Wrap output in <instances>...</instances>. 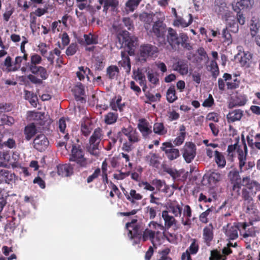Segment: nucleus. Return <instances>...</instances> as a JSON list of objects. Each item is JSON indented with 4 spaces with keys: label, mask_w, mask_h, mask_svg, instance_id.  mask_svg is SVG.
<instances>
[{
    "label": "nucleus",
    "mask_w": 260,
    "mask_h": 260,
    "mask_svg": "<svg viewBox=\"0 0 260 260\" xmlns=\"http://www.w3.org/2000/svg\"><path fill=\"white\" fill-rule=\"evenodd\" d=\"M85 41L87 44H95L98 43V37L96 36L89 34V35H85L84 36Z\"/></svg>",
    "instance_id": "338daca9"
},
{
    "label": "nucleus",
    "mask_w": 260,
    "mask_h": 260,
    "mask_svg": "<svg viewBox=\"0 0 260 260\" xmlns=\"http://www.w3.org/2000/svg\"><path fill=\"white\" fill-rule=\"evenodd\" d=\"M247 224L246 223H244L243 224L242 227L245 232L244 233H242L241 232L240 234L243 236L244 238H246L249 237H254L255 236V230L254 228L251 227L247 230Z\"/></svg>",
    "instance_id": "de8ad7c7"
},
{
    "label": "nucleus",
    "mask_w": 260,
    "mask_h": 260,
    "mask_svg": "<svg viewBox=\"0 0 260 260\" xmlns=\"http://www.w3.org/2000/svg\"><path fill=\"white\" fill-rule=\"evenodd\" d=\"M229 177L234 183L233 186V190L237 193V195L240 194V190L242 186V180L241 179L239 172L237 170L231 171L229 174Z\"/></svg>",
    "instance_id": "4468645a"
},
{
    "label": "nucleus",
    "mask_w": 260,
    "mask_h": 260,
    "mask_svg": "<svg viewBox=\"0 0 260 260\" xmlns=\"http://www.w3.org/2000/svg\"><path fill=\"white\" fill-rule=\"evenodd\" d=\"M243 209L246 213L249 214H255L256 212L253 200L244 201Z\"/></svg>",
    "instance_id": "f704fd0d"
},
{
    "label": "nucleus",
    "mask_w": 260,
    "mask_h": 260,
    "mask_svg": "<svg viewBox=\"0 0 260 260\" xmlns=\"http://www.w3.org/2000/svg\"><path fill=\"white\" fill-rule=\"evenodd\" d=\"M37 133V128L34 123H31L25 127L24 133L25 139L29 141Z\"/></svg>",
    "instance_id": "2f4dec72"
},
{
    "label": "nucleus",
    "mask_w": 260,
    "mask_h": 260,
    "mask_svg": "<svg viewBox=\"0 0 260 260\" xmlns=\"http://www.w3.org/2000/svg\"><path fill=\"white\" fill-rule=\"evenodd\" d=\"M162 217L165 221V226L155 221H151L149 224V228L143 232L142 237L144 241L150 240L155 247L161 243L163 233L161 231H164L165 228L169 229L174 225L176 226L177 223L175 216L170 215L167 210L162 212Z\"/></svg>",
    "instance_id": "f257e3e1"
},
{
    "label": "nucleus",
    "mask_w": 260,
    "mask_h": 260,
    "mask_svg": "<svg viewBox=\"0 0 260 260\" xmlns=\"http://www.w3.org/2000/svg\"><path fill=\"white\" fill-rule=\"evenodd\" d=\"M134 79L139 81V84L142 86L143 90L145 91L146 88V81L145 75L141 72H135Z\"/></svg>",
    "instance_id": "58836bf2"
},
{
    "label": "nucleus",
    "mask_w": 260,
    "mask_h": 260,
    "mask_svg": "<svg viewBox=\"0 0 260 260\" xmlns=\"http://www.w3.org/2000/svg\"><path fill=\"white\" fill-rule=\"evenodd\" d=\"M150 32H152L158 39L160 46L164 47L166 45L165 35L167 31L166 25L162 20H156L150 28Z\"/></svg>",
    "instance_id": "9d476101"
},
{
    "label": "nucleus",
    "mask_w": 260,
    "mask_h": 260,
    "mask_svg": "<svg viewBox=\"0 0 260 260\" xmlns=\"http://www.w3.org/2000/svg\"><path fill=\"white\" fill-rule=\"evenodd\" d=\"M137 127L143 137L145 139L149 138L152 133L151 125L144 118L139 119Z\"/></svg>",
    "instance_id": "dca6fc26"
},
{
    "label": "nucleus",
    "mask_w": 260,
    "mask_h": 260,
    "mask_svg": "<svg viewBox=\"0 0 260 260\" xmlns=\"http://www.w3.org/2000/svg\"><path fill=\"white\" fill-rule=\"evenodd\" d=\"M38 50L43 57L46 56L48 50L50 49V45L43 42H40L38 45Z\"/></svg>",
    "instance_id": "bf43d9fd"
},
{
    "label": "nucleus",
    "mask_w": 260,
    "mask_h": 260,
    "mask_svg": "<svg viewBox=\"0 0 260 260\" xmlns=\"http://www.w3.org/2000/svg\"><path fill=\"white\" fill-rule=\"evenodd\" d=\"M64 26L61 23V21H54L51 25V30L53 33H55L56 31L59 32L62 31Z\"/></svg>",
    "instance_id": "69168bd1"
},
{
    "label": "nucleus",
    "mask_w": 260,
    "mask_h": 260,
    "mask_svg": "<svg viewBox=\"0 0 260 260\" xmlns=\"http://www.w3.org/2000/svg\"><path fill=\"white\" fill-rule=\"evenodd\" d=\"M49 144L47 138L44 134L37 135L34 140V147L39 151H44Z\"/></svg>",
    "instance_id": "a211bd4d"
},
{
    "label": "nucleus",
    "mask_w": 260,
    "mask_h": 260,
    "mask_svg": "<svg viewBox=\"0 0 260 260\" xmlns=\"http://www.w3.org/2000/svg\"><path fill=\"white\" fill-rule=\"evenodd\" d=\"M121 97L120 96L115 97L111 100L110 106L113 110L115 111H117V110H119L120 111H122L124 104L121 103Z\"/></svg>",
    "instance_id": "72a5a7b5"
},
{
    "label": "nucleus",
    "mask_w": 260,
    "mask_h": 260,
    "mask_svg": "<svg viewBox=\"0 0 260 260\" xmlns=\"http://www.w3.org/2000/svg\"><path fill=\"white\" fill-rule=\"evenodd\" d=\"M118 118V114L116 112H109L105 115L104 121L107 124L115 123Z\"/></svg>",
    "instance_id": "c03bdc74"
},
{
    "label": "nucleus",
    "mask_w": 260,
    "mask_h": 260,
    "mask_svg": "<svg viewBox=\"0 0 260 260\" xmlns=\"http://www.w3.org/2000/svg\"><path fill=\"white\" fill-rule=\"evenodd\" d=\"M166 45L164 48H168L169 46L173 49H176L180 44H183L186 42L188 38L185 34H177L176 31L171 27L167 29Z\"/></svg>",
    "instance_id": "20e7f679"
},
{
    "label": "nucleus",
    "mask_w": 260,
    "mask_h": 260,
    "mask_svg": "<svg viewBox=\"0 0 260 260\" xmlns=\"http://www.w3.org/2000/svg\"><path fill=\"white\" fill-rule=\"evenodd\" d=\"M10 158V156L8 153L0 152V167H7Z\"/></svg>",
    "instance_id": "3c124183"
},
{
    "label": "nucleus",
    "mask_w": 260,
    "mask_h": 260,
    "mask_svg": "<svg viewBox=\"0 0 260 260\" xmlns=\"http://www.w3.org/2000/svg\"><path fill=\"white\" fill-rule=\"evenodd\" d=\"M222 179V175L219 172H212L208 177V181L211 184H215Z\"/></svg>",
    "instance_id": "37998d69"
},
{
    "label": "nucleus",
    "mask_w": 260,
    "mask_h": 260,
    "mask_svg": "<svg viewBox=\"0 0 260 260\" xmlns=\"http://www.w3.org/2000/svg\"><path fill=\"white\" fill-rule=\"evenodd\" d=\"M137 220L133 219L131 222L126 224V228L128 231V236L130 239L140 240L141 238V231L140 227L136 225Z\"/></svg>",
    "instance_id": "ddd939ff"
},
{
    "label": "nucleus",
    "mask_w": 260,
    "mask_h": 260,
    "mask_svg": "<svg viewBox=\"0 0 260 260\" xmlns=\"http://www.w3.org/2000/svg\"><path fill=\"white\" fill-rule=\"evenodd\" d=\"M70 161L75 162L79 168H86L93 162V159L85 157L84 151L80 145L74 144L70 155Z\"/></svg>",
    "instance_id": "7ed1b4c3"
},
{
    "label": "nucleus",
    "mask_w": 260,
    "mask_h": 260,
    "mask_svg": "<svg viewBox=\"0 0 260 260\" xmlns=\"http://www.w3.org/2000/svg\"><path fill=\"white\" fill-rule=\"evenodd\" d=\"M0 178L6 183H9L10 181H12L14 179L15 175L8 170L2 169L0 170Z\"/></svg>",
    "instance_id": "a19ab883"
},
{
    "label": "nucleus",
    "mask_w": 260,
    "mask_h": 260,
    "mask_svg": "<svg viewBox=\"0 0 260 260\" xmlns=\"http://www.w3.org/2000/svg\"><path fill=\"white\" fill-rule=\"evenodd\" d=\"M92 127L90 124V122L89 121H84L82 122L81 126V130L82 134L85 136H87L91 133L92 130Z\"/></svg>",
    "instance_id": "6e6d98bb"
},
{
    "label": "nucleus",
    "mask_w": 260,
    "mask_h": 260,
    "mask_svg": "<svg viewBox=\"0 0 260 260\" xmlns=\"http://www.w3.org/2000/svg\"><path fill=\"white\" fill-rule=\"evenodd\" d=\"M123 193L126 198L133 205H138L137 201L141 200L143 196L140 193L137 192L135 189H131L129 192L125 191L124 188H122Z\"/></svg>",
    "instance_id": "412c9836"
},
{
    "label": "nucleus",
    "mask_w": 260,
    "mask_h": 260,
    "mask_svg": "<svg viewBox=\"0 0 260 260\" xmlns=\"http://www.w3.org/2000/svg\"><path fill=\"white\" fill-rule=\"evenodd\" d=\"M209 260H226V258L225 257L223 258L220 251L214 250L211 252Z\"/></svg>",
    "instance_id": "774afa93"
},
{
    "label": "nucleus",
    "mask_w": 260,
    "mask_h": 260,
    "mask_svg": "<svg viewBox=\"0 0 260 260\" xmlns=\"http://www.w3.org/2000/svg\"><path fill=\"white\" fill-rule=\"evenodd\" d=\"M102 131L101 128H96L86 145V151L92 156L98 157L100 155L99 145L102 138Z\"/></svg>",
    "instance_id": "423d86ee"
},
{
    "label": "nucleus",
    "mask_w": 260,
    "mask_h": 260,
    "mask_svg": "<svg viewBox=\"0 0 260 260\" xmlns=\"http://www.w3.org/2000/svg\"><path fill=\"white\" fill-rule=\"evenodd\" d=\"M58 174L62 177H67L73 174V167L69 164H64L57 166Z\"/></svg>",
    "instance_id": "bb28decb"
},
{
    "label": "nucleus",
    "mask_w": 260,
    "mask_h": 260,
    "mask_svg": "<svg viewBox=\"0 0 260 260\" xmlns=\"http://www.w3.org/2000/svg\"><path fill=\"white\" fill-rule=\"evenodd\" d=\"M147 76L149 82L153 84L154 86H156L159 84V78L158 74L157 72H154L152 70H148L146 71Z\"/></svg>",
    "instance_id": "c9c22d12"
},
{
    "label": "nucleus",
    "mask_w": 260,
    "mask_h": 260,
    "mask_svg": "<svg viewBox=\"0 0 260 260\" xmlns=\"http://www.w3.org/2000/svg\"><path fill=\"white\" fill-rule=\"evenodd\" d=\"M196 155V145L192 143H186L183 148V157L187 163H190Z\"/></svg>",
    "instance_id": "f3484780"
},
{
    "label": "nucleus",
    "mask_w": 260,
    "mask_h": 260,
    "mask_svg": "<svg viewBox=\"0 0 260 260\" xmlns=\"http://www.w3.org/2000/svg\"><path fill=\"white\" fill-rule=\"evenodd\" d=\"M247 98L245 95L238 94L234 100V106H244L247 102Z\"/></svg>",
    "instance_id": "603ef678"
},
{
    "label": "nucleus",
    "mask_w": 260,
    "mask_h": 260,
    "mask_svg": "<svg viewBox=\"0 0 260 260\" xmlns=\"http://www.w3.org/2000/svg\"><path fill=\"white\" fill-rule=\"evenodd\" d=\"M177 99L176 95V91L174 87H170L167 92V100L170 103H172Z\"/></svg>",
    "instance_id": "8fccbe9b"
},
{
    "label": "nucleus",
    "mask_w": 260,
    "mask_h": 260,
    "mask_svg": "<svg viewBox=\"0 0 260 260\" xmlns=\"http://www.w3.org/2000/svg\"><path fill=\"white\" fill-rule=\"evenodd\" d=\"M235 2L233 9L235 12L249 10L254 4V0H235Z\"/></svg>",
    "instance_id": "6ab92c4d"
},
{
    "label": "nucleus",
    "mask_w": 260,
    "mask_h": 260,
    "mask_svg": "<svg viewBox=\"0 0 260 260\" xmlns=\"http://www.w3.org/2000/svg\"><path fill=\"white\" fill-rule=\"evenodd\" d=\"M30 116L32 119L38 121V123L40 125L44 124L45 121V114L44 113L41 112H33L31 113Z\"/></svg>",
    "instance_id": "79ce46f5"
},
{
    "label": "nucleus",
    "mask_w": 260,
    "mask_h": 260,
    "mask_svg": "<svg viewBox=\"0 0 260 260\" xmlns=\"http://www.w3.org/2000/svg\"><path fill=\"white\" fill-rule=\"evenodd\" d=\"M153 132L158 135L163 136L167 133V128L161 122L155 123L153 126Z\"/></svg>",
    "instance_id": "4c0bfd02"
},
{
    "label": "nucleus",
    "mask_w": 260,
    "mask_h": 260,
    "mask_svg": "<svg viewBox=\"0 0 260 260\" xmlns=\"http://www.w3.org/2000/svg\"><path fill=\"white\" fill-rule=\"evenodd\" d=\"M213 228L211 224L205 226L203 231V238L204 242L209 245L213 238Z\"/></svg>",
    "instance_id": "b1692460"
},
{
    "label": "nucleus",
    "mask_w": 260,
    "mask_h": 260,
    "mask_svg": "<svg viewBox=\"0 0 260 260\" xmlns=\"http://www.w3.org/2000/svg\"><path fill=\"white\" fill-rule=\"evenodd\" d=\"M212 10L218 17L225 21H228L229 18L232 17L233 12L225 0H215Z\"/></svg>",
    "instance_id": "0eeeda50"
},
{
    "label": "nucleus",
    "mask_w": 260,
    "mask_h": 260,
    "mask_svg": "<svg viewBox=\"0 0 260 260\" xmlns=\"http://www.w3.org/2000/svg\"><path fill=\"white\" fill-rule=\"evenodd\" d=\"M42 61V58L41 55L33 53L30 57V61L27 62V66L32 73L27 76V79L35 84H42L43 80L47 79L49 76L46 68L37 66L40 64Z\"/></svg>",
    "instance_id": "f03ea898"
},
{
    "label": "nucleus",
    "mask_w": 260,
    "mask_h": 260,
    "mask_svg": "<svg viewBox=\"0 0 260 260\" xmlns=\"http://www.w3.org/2000/svg\"><path fill=\"white\" fill-rule=\"evenodd\" d=\"M118 39L122 45L129 49L128 53L130 55H133L134 49L138 45V38L134 36H130L129 32L123 31L118 35Z\"/></svg>",
    "instance_id": "1a4fd4ad"
},
{
    "label": "nucleus",
    "mask_w": 260,
    "mask_h": 260,
    "mask_svg": "<svg viewBox=\"0 0 260 260\" xmlns=\"http://www.w3.org/2000/svg\"><path fill=\"white\" fill-rule=\"evenodd\" d=\"M25 99L28 100L30 104L34 107L37 105V96L32 92L25 90Z\"/></svg>",
    "instance_id": "49530a36"
},
{
    "label": "nucleus",
    "mask_w": 260,
    "mask_h": 260,
    "mask_svg": "<svg viewBox=\"0 0 260 260\" xmlns=\"http://www.w3.org/2000/svg\"><path fill=\"white\" fill-rule=\"evenodd\" d=\"M160 149L165 152L166 155L170 160L175 159L180 156L179 150L175 148L171 142L163 143Z\"/></svg>",
    "instance_id": "9b49d317"
},
{
    "label": "nucleus",
    "mask_w": 260,
    "mask_h": 260,
    "mask_svg": "<svg viewBox=\"0 0 260 260\" xmlns=\"http://www.w3.org/2000/svg\"><path fill=\"white\" fill-rule=\"evenodd\" d=\"M182 207L176 202H171L168 205V211L171 213L176 217H180L182 212Z\"/></svg>",
    "instance_id": "4be33fe9"
},
{
    "label": "nucleus",
    "mask_w": 260,
    "mask_h": 260,
    "mask_svg": "<svg viewBox=\"0 0 260 260\" xmlns=\"http://www.w3.org/2000/svg\"><path fill=\"white\" fill-rule=\"evenodd\" d=\"M226 21L227 22L226 27H227V29L229 28L230 29V31L234 33H237L238 31L239 26L235 20L230 19L229 18L228 21Z\"/></svg>",
    "instance_id": "5fc2aeb1"
},
{
    "label": "nucleus",
    "mask_w": 260,
    "mask_h": 260,
    "mask_svg": "<svg viewBox=\"0 0 260 260\" xmlns=\"http://www.w3.org/2000/svg\"><path fill=\"white\" fill-rule=\"evenodd\" d=\"M214 156V159L218 167L221 168H224L226 164V161L222 153L218 151H215Z\"/></svg>",
    "instance_id": "ea45409f"
},
{
    "label": "nucleus",
    "mask_w": 260,
    "mask_h": 260,
    "mask_svg": "<svg viewBox=\"0 0 260 260\" xmlns=\"http://www.w3.org/2000/svg\"><path fill=\"white\" fill-rule=\"evenodd\" d=\"M3 65L6 67L5 69L2 68L3 71H6L7 72H14V71H12V69L14 68V63H13L12 58L10 56H8L6 58Z\"/></svg>",
    "instance_id": "864d4df0"
},
{
    "label": "nucleus",
    "mask_w": 260,
    "mask_h": 260,
    "mask_svg": "<svg viewBox=\"0 0 260 260\" xmlns=\"http://www.w3.org/2000/svg\"><path fill=\"white\" fill-rule=\"evenodd\" d=\"M221 35L222 37L224 39V42L226 43L228 45L232 44V36L228 31L227 27H225L222 29Z\"/></svg>",
    "instance_id": "0e129e2a"
},
{
    "label": "nucleus",
    "mask_w": 260,
    "mask_h": 260,
    "mask_svg": "<svg viewBox=\"0 0 260 260\" xmlns=\"http://www.w3.org/2000/svg\"><path fill=\"white\" fill-rule=\"evenodd\" d=\"M210 71L212 73V77L216 79L219 75V69H218L217 63L215 60H211V61L210 62Z\"/></svg>",
    "instance_id": "13d9d810"
},
{
    "label": "nucleus",
    "mask_w": 260,
    "mask_h": 260,
    "mask_svg": "<svg viewBox=\"0 0 260 260\" xmlns=\"http://www.w3.org/2000/svg\"><path fill=\"white\" fill-rule=\"evenodd\" d=\"M238 58L240 64L243 67H249L250 61L252 58L251 54L248 51H243L238 54Z\"/></svg>",
    "instance_id": "393cba45"
},
{
    "label": "nucleus",
    "mask_w": 260,
    "mask_h": 260,
    "mask_svg": "<svg viewBox=\"0 0 260 260\" xmlns=\"http://www.w3.org/2000/svg\"><path fill=\"white\" fill-rule=\"evenodd\" d=\"M158 48L150 44H144L140 46L138 57L140 61L145 62L151 58L156 57Z\"/></svg>",
    "instance_id": "6e6552de"
},
{
    "label": "nucleus",
    "mask_w": 260,
    "mask_h": 260,
    "mask_svg": "<svg viewBox=\"0 0 260 260\" xmlns=\"http://www.w3.org/2000/svg\"><path fill=\"white\" fill-rule=\"evenodd\" d=\"M223 230L230 240H235L238 238L239 229L236 225L229 223L226 226H223Z\"/></svg>",
    "instance_id": "aec40b11"
},
{
    "label": "nucleus",
    "mask_w": 260,
    "mask_h": 260,
    "mask_svg": "<svg viewBox=\"0 0 260 260\" xmlns=\"http://www.w3.org/2000/svg\"><path fill=\"white\" fill-rule=\"evenodd\" d=\"M27 54H24L22 56H18L15 57V61L14 62V68L12 71H17L19 70L22 64H25L27 62Z\"/></svg>",
    "instance_id": "c756f323"
},
{
    "label": "nucleus",
    "mask_w": 260,
    "mask_h": 260,
    "mask_svg": "<svg viewBox=\"0 0 260 260\" xmlns=\"http://www.w3.org/2000/svg\"><path fill=\"white\" fill-rule=\"evenodd\" d=\"M189 19L186 21L184 18L181 17H177L173 22V25L176 27H185L189 25L192 21V17L191 14L188 15Z\"/></svg>",
    "instance_id": "7c9ffc66"
},
{
    "label": "nucleus",
    "mask_w": 260,
    "mask_h": 260,
    "mask_svg": "<svg viewBox=\"0 0 260 260\" xmlns=\"http://www.w3.org/2000/svg\"><path fill=\"white\" fill-rule=\"evenodd\" d=\"M232 79V76L231 75L225 73L224 74L223 76V79L219 78L218 80V85L219 89L220 90H224V87H225V83L224 82V80L227 81L231 80Z\"/></svg>",
    "instance_id": "4d7b16f0"
},
{
    "label": "nucleus",
    "mask_w": 260,
    "mask_h": 260,
    "mask_svg": "<svg viewBox=\"0 0 260 260\" xmlns=\"http://www.w3.org/2000/svg\"><path fill=\"white\" fill-rule=\"evenodd\" d=\"M145 160L151 166L157 168L159 165L158 156L153 153H149L146 157Z\"/></svg>",
    "instance_id": "473e14b6"
},
{
    "label": "nucleus",
    "mask_w": 260,
    "mask_h": 260,
    "mask_svg": "<svg viewBox=\"0 0 260 260\" xmlns=\"http://www.w3.org/2000/svg\"><path fill=\"white\" fill-rule=\"evenodd\" d=\"M190 245L185 252L181 255V260H192L190 255H194L197 253L199 249V243L196 239H190Z\"/></svg>",
    "instance_id": "2eb2a0df"
},
{
    "label": "nucleus",
    "mask_w": 260,
    "mask_h": 260,
    "mask_svg": "<svg viewBox=\"0 0 260 260\" xmlns=\"http://www.w3.org/2000/svg\"><path fill=\"white\" fill-rule=\"evenodd\" d=\"M243 115L242 110L238 109L234 110L230 112L227 115V118L229 122H233L235 121L239 120Z\"/></svg>",
    "instance_id": "e433bc0d"
},
{
    "label": "nucleus",
    "mask_w": 260,
    "mask_h": 260,
    "mask_svg": "<svg viewBox=\"0 0 260 260\" xmlns=\"http://www.w3.org/2000/svg\"><path fill=\"white\" fill-rule=\"evenodd\" d=\"M118 68L116 66H110L107 68V73L110 79H114L118 74Z\"/></svg>",
    "instance_id": "680f3d73"
},
{
    "label": "nucleus",
    "mask_w": 260,
    "mask_h": 260,
    "mask_svg": "<svg viewBox=\"0 0 260 260\" xmlns=\"http://www.w3.org/2000/svg\"><path fill=\"white\" fill-rule=\"evenodd\" d=\"M242 185L246 186L242 191V198L244 201L253 200V197L260 190V184L256 181L251 180L248 177L242 179Z\"/></svg>",
    "instance_id": "39448f33"
},
{
    "label": "nucleus",
    "mask_w": 260,
    "mask_h": 260,
    "mask_svg": "<svg viewBox=\"0 0 260 260\" xmlns=\"http://www.w3.org/2000/svg\"><path fill=\"white\" fill-rule=\"evenodd\" d=\"M126 137L128 141L131 143H137L140 140L139 134L136 129H134L131 133L126 136Z\"/></svg>",
    "instance_id": "052dcab7"
},
{
    "label": "nucleus",
    "mask_w": 260,
    "mask_h": 260,
    "mask_svg": "<svg viewBox=\"0 0 260 260\" xmlns=\"http://www.w3.org/2000/svg\"><path fill=\"white\" fill-rule=\"evenodd\" d=\"M174 70L184 75L188 73V67L187 62L184 61H178L173 65Z\"/></svg>",
    "instance_id": "cd10ccee"
},
{
    "label": "nucleus",
    "mask_w": 260,
    "mask_h": 260,
    "mask_svg": "<svg viewBox=\"0 0 260 260\" xmlns=\"http://www.w3.org/2000/svg\"><path fill=\"white\" fill-rule=\"evenodd\" d=\"M90 70L87 67H79V71L77 72V76L80 80H83L85 77L88 79V75L90 73Z\"/></svg>",
    "instance_id": "09e8293b"
},
{
    "label": "nucleus",
    "mask_w": 260,
    "mask_h": 260,
    "mask_svg": "<svg viewBox=\"0 0 260 260\" xmlns=\"http://www.w3.org/2000/svg\"><path fill=\"white\" fill-rule=\"evenodd\" d=\"M237 152L238 154V159L239 160V166L241 172L252 167V165L250 166L249 163H248V165H246L247 150V147L245 145L241 147H239L237 149Z\"/></svg>",
    "instance_id": "f8f14e48"
},
{
    "label": "nucleus",
    "mask_w": 260,
    "mask_h": 260,
    "mask_svg": "<svg viewBox=\"0 0 260 260\" xmlns=\"http://www.w3.org/2000/svg\"><path fill=\"white\" fill-rule=\"evenodd\" d=\"M121 55L122 59L119 64L124 68L126 73L129 74L131 70L130 58L124 52H121Z\"/></svg>",
    "instance_id": "c85d7f7f"
},
{
    "label": "nucleus",
    "mask_w": 260,
    "mask_h": 260,
    "mask_svg": "<svg viewBox=\"0 0 260 260\" xmlns=\"http://www.w3.org/2000/svg\"><path fill=\"white\" fill-rule=\"evenodd\" d=\"M14 122V119L11 117H8L4 114H0V125H11Z\"/></svg>",
    "instance_id": "e2e57ef3"
},
{
    "label": "nucleus",
    "mask_w": 260,
    "mask_h": 260,
    "mask_svg": "<svg viewBox=\"0 0 260 260\" xmlns=\"http://www.w3.org/2000/svg\"><path fill=\"white\" fill-rule=\"evenodd\" d=\"M141 0H128L125 4V11L128 13L133 12L138 6Z\"/></svg>",
    "instance_id": "a18cd8bd"
},
{
    "label": "nucleus",
    "mask_w": 260,
    "mask_h": 260,
    "mask_svg": "<svg viewBox=\"0 0 260 260\" xmlns=\"http://www.w3.org/2000/svg\"><path fill=\"white\" fill-rule=\"evenodd\" d=\"M152 184L155 186V188H156L155 191H156V192L159 191L167 193L169 192V190L170 189V187L167 185L163 180L154 179L152 181Z\"/></svg>",
    "instance_id": "a878e982"
},
{
    "label": "nucleus",
    "mask_w": 260,
    "mask_h": 260,
    "mask_svg": "<svg viewBox=\"0 0 260 260\" xmlns=\"http://www.w3.org/2000/svg\"><path fill=\"white\" fill-rule=\"evenodd\" d=\"M153 13L144 12L139 15L140 20L145 23L144 27L147 30L150 29V23L155 20Z\"/></svg>",
    "instance_id": "5701e85b"
}]
</instances>
